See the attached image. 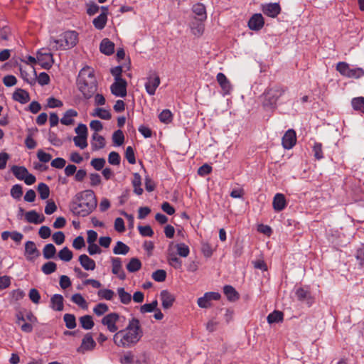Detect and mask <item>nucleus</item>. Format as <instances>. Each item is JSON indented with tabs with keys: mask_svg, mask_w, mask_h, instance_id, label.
<instances>
[{
	"mask_svg": "<svg viewBox=\"0 0 364 364\" xmlns=\"http://www.w3.org/2000/svg\"><path fill=\"white\" fill-rule=\"evenodd\" d=\"M144 332L139 320L136 317L129 319L124 328L113 336V343L118 348H129L136 346L143 337Z\"/></svg>",
	"mask_w": 364,
	"mask_h": 364,
	"instance_id": "nucleus-1",
	"label": "nucleus"
},
{
	"mask_svg": "<svg viewBox=\"0 0 364 364\" xmlns=\"http://www.w3.org/2000/svg\"><path fill=\"white\" fill-rule=\"evenodd\" d=\"M97 200L92 190L87 189L77 193L70 203V212L78 217H86L97 208Z\"/></svg>",
	"mask_w": 364,
	"mask_h": 364,
	"instance_id": "nucleus-2",
	"label": "nucleus"
},
{
	"mask_svg": "<svg viewBox=\"0 0 364 364\" xmlns=\"http://www.w3.org/2000/svg\"><path fill=\"white\" fill-rule=\"evenodd\" d=\"M77 85L80 92L86 99L90 98L97 91V82L94 69L88 65L84 66L79 72Z\"/></svg>",
	"mask_w": 364,
	"mask_h": 364,
	"instance_id": "nucleus-3",
	"label": "nucleus"
},
{
	"mask_svg": "<svg viewBox=\"0 0 364 364\" xmlns=\"http://www.w3.org/2000/svg\"><path fill=\"white\" fill-rule=\"evenodd\" d=\"M59 39L50 38L49 46L53 50H68L75 47L78 43V33L75 31H67L60 36Z\"/></svg>",
	"mask_w": 364,
	"mask_h": 364,
	"instance_id": "nucleus-4",
	"label": "nucleus"
},
{
	"mask_svg": "<svg viewBox=\"0 0 364 364\" xmlns=\"http://www.w3.org/2000/svg\"><path fill=\"white\" fill-rule=\"evenodd\" d=\"M287 91V88L275 85L268 87L263 93V106L264 107L276 108L277 102Z\"/></svg>",
	"mask_w": 364,
	"mask_h": 364,
	"instance_id": "nucleus-5",
	"label": "nucleus"
},
{
	"mask_svg": "<svg viewBox=\"0 0 364 364\" xmlns=\"http://www.w3.org/2000/svg\"><path fill=\"white\" fill-rule=\"evenodd\" d=\"M125 321V316L112 312L105 315L102 318L101 322L102 325L107 327L109 332L115 333L119 331V327L123 326Z\"/></svg>",
	"mask_w": 364,
	"mask_h": 364,
	"instance_id": "nucleus-6",
	"label": "nucleus"
},
{
	"mask_svg": "<svg viewBox=\"0 0 364 364\" xmlns=\"http://www.w3.org/2000/svg\"><path fill=\"white\" fill-rule=\"evenodd\" d=\"M336 70L343 76L348 78L358 79L364 75V70L361 68H350L346 62H339L336 65Z\"/></svg>",
	"mask_w": 364,
	"mask_h": 364,
	"instance_id": "nucleus-7",
	"label": "nucleus"
},
{
	"mask_svg": "<svg viewBox=\"0 0 364 364\" xmlns=\"http://www.w3.org/2000/svg\"><path fill=\"white\" fill-rule=\"evenodd\" d=\"M11 171L18 180L24 181L26 185H32L36 182V177L30 173L24 166H13Z\"/></svg>",
	"mask_w": 364,
	"mask_h": 364,
	"instance_id": "nucleus-8",
	"label": "nucleus"
},
{
	"mask_svg": "<svg viewBox=\"0 0 364 364\" xmlns=\"http://www.w3.org/2000/svg\"><path fill=\"white\" fill-rule=\"evenodd\" d=\"M161 83L159 75L155 71H150L146 78L145 89L149 95H154Z\"/></svg>",
	"mask_w": 364,
	"mask_h": 364,
	"instance_id": "nucleus-9",
	"label": "nucleus"
},
{
	"mask_svg": "<svg viewBox=\"0 0 364 364\" xmlns=\"http://www.w3.org/2000/svg\"><path fill=\"white\" fill-rule=\"evenodd\" d=\"M174 243L171 242L167 248L166 259L168 264L176 269H181L182 261L177 257L174 252Z\"/></svg>",
	"mask_w": 364,
	"mask_h": 364,
	"instance_id": "nucleus-10",
	"label": "nucleus"
},
{
	"mask_svg": "<svg viewBox=\"0 0 364 364\" xmlns=\"http://www.w3.org/2000/svg\"><path fill=\"white\" fill-rule=\"evenodd\" d=\"M127 83L125 80H114L110 87L112 95L116 97H124L127 95Z\"/></svg>",
	"mask_w": 364,
	"mask_h": 364,
	"instance_id": "nucleus-11",
	"label": "nucleus"
},
{
	"mask_svg": "<svg viewBox=\"0 0 364 364\" xmlns=\"http://www.w3.org/2000/svg\"><path fill=\"white\" fill-rule=\"evenodd\" d=\"M43 49L37 52V60L40 65L44 69H49L52 67L54 60L50 53H43Z\"/></svg>",
	"mask_w": 364,
	"mask_h": 364,
	"instance_id": "nucleus-12",
	"label": "nucleus"
},
{
	"mask_svg": "<svg viewBox=\"0 0 364 364\" xmlns=\"http://www.w3.org/2000/svg\"><path fill=\"white\" fill-rule=\"evenodd\" d=\"M296 132L292 129H288L282 139V146L285 149H291L296 144Z\"/></svg>",
	"mask_w": 364,
	"mask_h": 364,
	"instance_id": "nucleus-13",
	"label": "nucleus"
},
{
	"mask_svg": "<svg viewBox=\"0 0 364 364\" xmlns=\"http://www.w3.org/2000/svg\"><path fill=\"white\" fill-rule=\"evenodd\" d=\"M262 11L269 17L275 18L281 12V7L279 3H267L262 4Z\"/></svg>",
	"mask_w": 364,
	"mask_h": 364,
	"instance_id": "nucleus-14",
	"label": "nucleus"
},
{
	"mask_svg": "<svg viewBox=\"0 0 364 364\" xmlns=\"http://www.w3.org/2000/svg\"><path fill=\"white\" fill-rule=\"evenodd\" d=\"M40 252L33 241H27L25 244V257L27 260L33 261L38 257Z\"/></svg>",
	"mask_w": 364,
	"mask_h": 364,
	"instance_id": "nucleus-15",
	"label": "nucleus"
},
{
	"mask_svg": "<svg viewBox=\"0 0 364 364\" xmlns=\"http://www.w3.org/2000/svg\"><path fill=\"white\" fill-rule=\"evenodd\" d=\"M95 346L96 343L92 335L87 333L82 338L81 346L77 348V351L84 353L87 350H91L95 348Z\"/></svg>",
	"mask_w": 364,
	"mask_h": 364,
	"instance_id": "nucleus-16",
	"label": "nucleus"
},
{
	"mask_svg": "<svg viewBox=\"0 0 364 364\" xmlns=\"http://www.w3.org/2000/svg\"><path fill=\"white\" fill-rule=\"evenodd\" d=\"M112 272L117 275L121 280L126 279V274L122 269V261L119 257L112 258Z\"/></svg>",
	"mask_w": 364,
	"mask_h": 364,
	"instance_id": "nucleus-17",
	"label": "nucleus"
},
{
	"mask_svg": "<svg viewBox=\"0 0 364 364\" xmlns=\"http://www.w3.org/2000/svg\"><path fill=\"white\" fill-rule=\"evenodd\" d=\"M264 24V18L261 14H254L248 21V26L252 31L260 30Z\"/></svg>",
	"mask_w": 364,
	"mask_h": 364,
	"instance_id": "nucleus-18",
	"label": "nucleus"
},
{
	"mask_svg": "<svg viewBox=\"0 0 364 364\" xmlns=\"http://www.w3.org/2000/svg\"><path fill=\"white\" fill-rule=\"evenodd\" d=\"M160 298L161 301L162 307L164 309H170L175 301L174 296L171 294L168 290H162L160 292Z\"/></svg>",
	"mask_w": 364,
	"mask_h": 364,
	"instance_id": "nucleus-19",
	"label": "nucleus"
},
{
	"mask_svg": "<svg viewBox=\"0 0 364 364\" xmlns=\"http://www.w3.org/2000/svg\"><path fill=\"white\" fill-rule=\"evenodd\" d=\"M217 81L225 95H229L232 90L230 82L223 73H219L216 76Z\"/></svg>",
	"mask_w": 364,
	"mask_h": 364,
	"instance_id": "nucleus-20",
	"label": "nucleus"
},
{
	"mask_svg": "<svg viewBox=\"0 0 364 364\" xmlns=\"http://www.w3.org/2000/svg\"><path fill=\"white\" fill-rule=\"evenodd\" d=\"M192 11L196 16L195 18L200 21H204L207 18L205 6L201 3L195 4L192 6Z\"/></svg>",
	"mask_w": 364,
	"mask_h": 364,
	"instance_id": "nucleus-21",
	"label": "nucleus"
},
{
	"mask_svg": "<svg viewBox=\"0 0 364 364\" xmlns=\"http://www.w3.org/2000/svg\"><path fill=\"white\" fill-rule=\"evenodd\" d=\"M25 220L30 223L40 224L44 222L43 215L38 214L36 210H30L25 213Z\"/></svg>",
	"mask_w": 364,
	"mask_h": 364,
	"instance_id": "nucleus-22",
	"label": "nucleus"
},
{
	"mask_svg": "<svg viewBox=\"0 0 364 364\" xmlns=\"http://www.w3.org/2000/svg\"><path fill=\"white\" fill-rule=\"evenodd\" d=\"M273 208L275 211H282L287 205L286 198L284 194L277 193L272 202Z\"/></svg>",
	"mask_w": 364,
	"mask_h": 364,
	"instance_id": "nucleus-23",
	"label": "nucleus"
},
{
	"mask_svg": "<svg viewBox=\"0 0 364 364\" xmlns=\"http://www.w3.org/2000/svg\"><path fill=\"white\" fill-rule=\"evenodd\" d=\"M90 144L92 149L93 151H97L103 149L105 146V139L102 136L98 134L97 133H94L92 136Z\"/></svg>",
	"mask_w": 364,
	"mask_h": 364,
	"instance_id": "nucleus-24",
	"label": "nucleus"
},
{
	"mask_svg": "<svg viewBox=\"0 0 364 364\" xmlns=\"http://www.w3.org/2000/svg\"><path fill=\"white\" fill-rule=\"evenodd\" d=\"M100 50L105 55H110L114 51V43L108 38H104L100 43Z\"/></svg>",
	"mask_w": 364,
	"mask_h": 364,
	"instance_id": "nucleus-25",
	"label": "nucleus"
},
{
	"mask_svg": "<svg viewBox=\"0 0 364 364\" xmlns=\"http://www.w3.org/2000/svg\"><path fill=\"white\" fill-rule=\"evenodd\" d=\"M14 100L18 102L21 104H26L30 100L29 94L28 92L23 89H17L13 93Z\"/></svg>",
	"mask_w": 364,
	"mask_h": 364,
	"instance_id": "nucleus-26",
	"label": "nucleus"
},
{
	"mask_svg": "<svg viewBox=\"0 0 364 364\" xmlns=\"http://www.w3.org/2000/svg\"><path fill=\"white\" fill-rule=\"evenodd\" d=\"M190 28L191 31V33L196 36L200 37L203 35L204 32V24L203 21H200L198 19H196V21H192L190 25Z\"/></svg>",
	"mask_w": 364,
	"mask_h": 364,
	"instance_id": "nucleus-27",
	"label": "nucleus"
},
{
	"mask_svg": "<svg viewBox=\"0 0 364 364\" xmlns=\"http://www.w3.org/2000/svg\"><path fill=\"white\" fill-rule=\"evenodd\" d=\"M79 262L81 266L85 270H94L95 269L96 264L95 262L90 258L87 255H81L79 257Z\"/></svg>",
	"mask_w": 364,
	"mask_h": 364,
	"instance_id": "nucleus-28",
	"label": "nucleus"
},
{
	"mask_svg": "<svg viewBox=\"0 0 364 364\" xmlns=\"http://www.w3.org/2000/svg\"><path fill=\"white\" fill-rule=\"evenodd\" d=\"M63 297L61 294H54L50 299V307L54 311H61L63 310Z\"/></svg>",
	"mask_w": 364,
	"mask_h": 364,
	"instance_id": "nucleus-29",
	"label": "nucleus"
},
{
	"mask_svg": "<svg viewBox=\"0 0 364 364\" xmlns=\"http://www.w3.org/2000/svg\"><path fill=\"white\" fill-rule=\"evenodd\" d=\"M77 116V112L73 109H70L64 113L60 119V122L64 125H71L74 123V117Z\"/></svg>",
	"mask_w": 364,
	"mask_h": 364,
	"instance_id": "nucleus-30",
	"label": "nucleus"
},
{
	"mask_svg": "<svg viewBox=\"0 0 364 364\" xmlns=\"http://www.w3.org/2000/svg\"><path fill=\"white\" fill-rule=\"evenodd\" d=\"M107 22V17H106V14H100L93 19L92 24L96 29L102 30L105 27Z\"/></svg>",
	"mask_w": 364,
	"mask_h": 364,
	"instance_id": "nucleus-31",
	"label": "nucleus"
},
{
	"mask_svg": "<svg viewBox=\"0 0 364 364\" xmlns=\"http://www.w3.org/2000/svg\"><path fill=\"white\" fill-rule=\"evenodd\" d=\"M133 180H132V186L134 188V192L138 195L140 196L143 193V189L141 187V178L139 173H134L133 174Z\"/></svg>",
	"mask_w": 364,
	"mask_h": 364,
	"instance_id": "nucleus-32",
	"label": "nucleus"
},
{
	"mask_svg": "<svg viewBox=\"0 0 364 364\" xmlns=\"http://www.w3.org/2000/svg\"><path fill=\"white\" fill-rule=\"evenodd\" d=\"M174 252L176 255H178L182 257H187L190 253L189 247L185 243L174 244Z\"/></svg>",
	"mask_w": 364,
	"mask_h": 364,
	"instance_id": "nucleus-33",
	"label": "nucleus"
},
{
	"mask_svg": "<svg viewBox=\"0 0 364 364\" xmlns=\"http://www.w3.org/2000/svg\"><path fill=\"white\" fill-rule=\"evenodd\" d=\"M117 292L122 304L127 305L131 302L132 295L129 292L126 291L124 288H117Z\"/></svg>",
	"mask_w": 364,
	"mask_h": 364,
	"instance_id": "nucleus-34",
	"label": "nucleus"
},
{
	"mask_svg": "<svg viewBox=\"0 0 364 364\" xmlns=\"http://www.w3.org/2000/svg\"><path fill=\"white\" fill-rule=\"evenodd\" d=\"M296 296L297 299L301 301H307L308 304H311V297L310 292L308 290L304 289V288H298L296 290Z\"/></svg>",
	"mask_w": 364,
	"mask_h": 364,
	"instance_id": "nucleus-35",
	"label": "nucleus"
},
{
	"mask_svg": "<svg viewBox=\"0 0 364 364\" xmlns=\"http://www.w3.org/2000/svg\"><path fill=\"white\" fill-rule=\"evenodd\" d=\"M56 254V248L52 243L47 244L43 249V257L46 259H52Z\"/></svg>",
	"mask_w": 364,
	"mask_h": 364,
	"instance_id": "nucleus-36",
	"label": "nucleus"
},
{
	"mask_svg": "<svg viewBox=\"0 0 364 364\" xmlns=\"http://www.w3.org/2000/svg\"><path fill=\"white\" fill-rule=\"evenodd\" d=\"M126 267L128 272H136L141 269V262L138 258L133 257L129 260Z\"/></svg>",
	"mask_w": 364,
	"mask_h": 364,
	"instance_id": "nucleus-37",
	"label": "nucleus"
},
{
	"mask_svg": "<svg viewBox=\"0 0 364 364\" xmlns=\"http://www.w3.org/2000/svg\"><path fill=\"white\" fill-rule=\"evenodd\" d=\"M223 291L228 299L230 301H235L238 299L239 295L235 288L230 285H226L223 288Z\"/></svg>",
	"mask_w": 364,
	"mask_h": 364,
	"instance_id": "nucleus-38",
	"label": "nucleus"
},
{
	"mask_svg": "<svg viewBox=\"0 0 364 364\" xmlns=\"http://www.w3.org/2000/svg\"><path fill=\"white\" fill-rule=\"evenodd\" d=\"M351 105L354 110L364 114V97H354L351 100Z\"/></svg>",
	"mask_w": 364,
	"mask_h": 364,
	"instance_id": "nucleus-39",
	"label": "nucleus"
},
{
	"mask_svg": "<svg viewBox=\"0 0 364 364\" xmlns=\"http://www.w3.org/2000/svg\"><path fill=\"white\" fill-rule=\"evenodd\" d=\"M92 116L97 117L102 119L105 120L110 119L112 117V114L109 110L100 107L95 109L94 112L92 114Z\"/></svg>",
	"mask_w": 364,
	"mask_h": 364,
	"instance_id": "nucleus-40",
	"label": "nucleus"
},
{
	"mask_svg": "<svg viewBox=\"0 0 364 364\" xmlns=\"http://www.w3.org/2000/svg\"><path fill=\"white\" fill-rule=\"evenodd\" d=\"M79 321L81 326L85 330H90L94 326V321L90 315L81 316Z\"/></svg>",
	"mask_w": 364,
	"mask_h": 364,
	"instance_id": "nucleus-41",
	"label": "nucleus"
},
{
	"mask_svg": "<svg viewBox=\"0 0 364 364\" xmlns=\"http://www.w3.org/2000/svg\"><path fill=\"white\" fill-rule=\"evenodd\" d=\"M71 300L73 303L79 306L83 309H87L88 305L84 297L79 293L75 294L72 296Z\"/></svg>",
	"mask_w": 364,
	"mask_h": 364,
	"instance_id": "nucleus-42",
	"label": "nucleus"
},
{
	"mask_svg": "<svg viewBox=\"0 0 364 364\" xmlns=\"http://www.w3.org/2000/svg\"><path fill=\"white\" fill-rule=\"evenodd\" d=\"M283 313L279 311H274L267 316V320L269 323L282 322L283 321Z\"/></svg>",
	"mask_w": 364,
	"mask_h": 364,
	"instance_id": "nucleus-43",
	"label": "nucleus"
},
{
	"mask_svg": "<svg viewBox=\"0 0 364 364\" xmlns=\"http://www.w3.org/2000/svg\"><path fill=\"white\" fill-rule=\"evenodd\" d=\"M158 301L157 300H154L151 303L144 304L140 306L139 311L141 314H144L146 313L154 312L157 309Z\"/></svg>",
	"mask_w": 364,
	"mask_h": 364,
	"instance_id": "nucleus-44",
	"label": "nucleus"
},
{
	"mask_svg": "<svg viewBox=\"0 0 364 364\" xmlns=\"http://www.w3.org/2000/svg\"><path fill=\"white\" fill-rule=\"evenodd\" d=\"M129 247L121 241H118L116 243V245L113 248V252L115 255H126L129 252Z\"/></svg>",
	"mask_w": 364,
	"mask_h": 364,
	"instance_id": "nucleus-45",
	"label": "nucleus"
},
{
	"mask_svg": "<svg viewBox=\"0 0 364 364\" xmlns=\"http://www.w3.org/2000/svg\"><path fill=\"white\" fill-rule=\"evenodd\" d=\"M38 192L40 195V198L42 200H46L50 196V189L47 184L41 183L38 186Z\"/></svg>",
	"mask_w": 364,
	"mask_h": 364,
	"instance_id": "nucleus-46",
	"label": "nucleus"
},
{
	"mask_svg": "<svg viewBox=\"0 0 364 364\" xmlns=\"http://www.w3.org/2000/svg\"><path fill=\"white\" fill-rule=\"evenodd\" d=\"M73 257L72 251H70L68 247H64L62 250H60L58 252V257L64 261L69 262L72 259Z\"/></svg>",
	"mask_w": 364,
	"mask_h": 364,
	"instance_id": "nucleus-47",
	"label": "nucleus"
},
{
	"mask_svg": "<svg viewBox=\"0 0 364 364\" xmlns=\"http://www.w3.org/2000/svg\"><path fill=\"white\" fill-rule=\"evenodd\" d=\"M73 141L75 146L79 147L80 149H85L87 144V136H75L73 137Z\"/></svg>",
	"mask_w": 364,
	"mask_h": 364,
	"instance_id": "nucleus-48",
	"label": "nucleus"
},
{
	"mask_svg": "<svg viewBox=\"0 0 364 364\" xmlns=\"http://www.w3.org/2000/svg\"><path fill=\"white\" fill-rule=\"evenodd\" d=\"M159 120L164 124H169L173 119V115L169 109H164L159 115Z\"/></svg>",
	"mask_w": 364,
	"mask_h": 364,
	"instance_id": "nucleus-49",
	"label": "nucleus"
},
{
	"mask_svg": "<svg viewBox=\"0 0 364 364\" xmlns=\"http://www.w3.org/2000/svg\"><path fill=\"white\" fill-rule=\"evenodd\" d=\"M112 140L116 146H121L123 144L124 141V136L122 130L118 129L115 131L112 134Z\"/></svg>",
	"mask_w": 364,
	"mask_h": 364,
	"instance_id": "nucleus-50",
	"label": "nucleus"
},
{
	"mask_svg": "<svg viewBox=\"0 0 364 364\" xmlns=\"http://www.w3.org/2000/svg\"><path fill=\"white\" fill-rule=\"evenodd\" d=\"M97 295L102 299L110 301L113 299L114 296V292L109 289H102L98 291Z\"/></svg>",
	"mask_w": 364,
	"mask_h": 364,
	"instance_id": "nucleus-51",
	"label": "nucleus"
},
{
	"mask_svg": "<svg viewBox=\"0 0 364 364\" xmlns=\"http://www.w3.org/2000/svg\"><path fill=\"white\" fill-rule=\"evenodd\" d=\"M65 326L69 329H73L76 326L75 317L73 314H65L63 316Z\"/></svg>",
	"mask_w": 364,
	"mask_h": 364,
	"instance_id": "nucleus-52",
	"label": "nucleus"
},
{
	"mask_svg": "<svg viewBox=\"0 0 364 364\" xmlns=\"http://www.w3.org/2000/svg\"><path fill=\"white\" fill-rule=\"evenodd\" d=\"M56 269L57 265L53 262H48L45 263L41 267V270L45 274H50L55 272Z\"/></svg>",
	"mask_w": 364,
	"mask_h": 364,
	"instance_id": "nucleus-53",
	"label": "nucleus"
},
{
	"mask_svg": "<svg viewBox=\"0 0 364 364\" xmlns=\"http://www.w3.org/2000/svg\"><path fill=\"white\" fill-rule=\"evenodd\" d=\"M109 310L108 306L105 303H100L97 304L94 309L93 312L98 316H100L105 313H107Z\"/></svg>",
	"mask_w": 364,
	"mask_h": 364,
	"instance_id": "nucleus-54",
	"label": "nucleus"
},
{
	"mask_svg": "<svg viewBox=\"0 0 364 364\" xmlns=\"http://www.w3.org/2000/svg\"><path fill=\"white\" fill-rule=\"evenodd\" d=\"M152 278L158 282H162L166 280V272L164 269H158L152 273Z\"/></svg>",
	"mask_w": 364,
	"mask_h": 364,
	"instance_id": "nucleus-55",
	"label": "nucleus"
},
{
	"mask_svg": "<svg viewBox=\"0 0 364 364\" xmlns=\"http://www.w3.org/2000/svg\"><path fill=\"white\" fill-rule=\"evenodd\" d=\"M23 194L22 186L19 184H16L12 186L11 189V196L15 199H20Z\"/></svg>",
	"mask_w": 364,
	"mask_h": 364,
	"instance_id": "nucleus-56",
	"label": "nucleus"
},
{
	"mask_svg": "<svg viewBox=\"0 0 364 364\" xmlns=\"http://www.w3.org/2000/svg\"><path fill=\"white\" fill-rule=\"evenodd\" d=\"M125 157L130 164L136 163L135 154L132 146H127L125 151Z\"/></svg>",
	"mask_w": 364,
	"mask_h": 364,
	"instance_id": "nucleus-57",
	"label": "nucleus"
},
{
	"mask_svg": "<svg viewBox=\"0 0 364 364\" xmlns=\"http://www.w3.org/2000/svg\"><path fill=\"white\" fill-rule=\"evenodd\" d=\"M90 164L95 170L100 171L104 167L105 160L103 158H95L92 159Z\"/></svg>",
	"mask_w": 364,
	"mask_h": 364,
	"instance_id": "nucleus-58",
	"label": "nucleus"
},
{
	"mask_svg": "<svg viewBox=\"0 0 364 364\" xmlns=\"http://www.w3.org/2000/svg\"><path fill=\"white\" fill-rule=\"evenodd\" d=\"M139 232L141 235L144 237H151L154 235V231L150 225H145L138 227Z\"/></svg>",
	"mask_w": 364,
	"mask_h": 364,
	"instance_id": "nucleus-59",
	"label": "nucleus"
},
{
	"mask_svg": "<svg viewBox=\"0 0 364 364\" xmlns=\"http://www.w3.org/2000/svg\"><path fill=\"white\" fill-rule=\"evenodd\" d=\"M37 157L40 161L43 163H47L52 159V156L50 154L45 152L42 149H39L37 151Z\"/></svg>",
	"mask_w": 364,
	"mask_h": 364,
	"instance_id": "nucleus-60",
	"label": "nucleus"
},
{
	"mask_svg": "<svg viewBox=\"0 0 364 364\" xmlns=\"http://www.w3.org/2000/svg\"><path fill=\"white\" fill-rule=\"evenodd\" d=\"M52 239L56 245H62L65 239V234L62 231H58L52 235Z\"/></svg>",
	"mask_w": 364,
	"mask_h": 364,
	"instance_id": "nucleus-61",
	"label": "nucleus"
},
{
	"mask_svg": "<svg viewBox=\"0 0 364 364\" xmlns=\"http://www.w3.org/2000/svg\"><path fill=\"white\" fill-rule=\"evenodd\" d=\"M313 151L315 158L320 160L323 158L322 145L321 143H315L313 146Z\"/></svg>",
	"mask_w": 364,
	"mask_h": 364,
	"instance_id": "nucleus-62",
	"label": "nucleus"
},
{
	"mask_svg": "<svg viewBox=\"0 0 364 364\" xmlns=\"http://www.w3.org/2000/svg\"><path fill=\"white\" fill-rule=\"evenodd\" d=\"M108 162L112 165H119L120 164V156L117 152L112 151L108 156Z\"/></svg>",
	"mask_w": 364,
	"mask_h": 364,
	"instance_id": "nucleus-63",
	"label": "nucleus"
},
{
	"mask_svg": "<svg viewBox=\"0 0 364 364\" xmlns=\"http://www.w3.org/2000/svg\"><path fill=\"white\" fill-rule=\"evenodd\" d=\"M134 361V355L132 352H127L120 358L122 364H132Z\"/></svg>",
	"mask_w": 364,
	"mask_h": 364,
	"instance_id": "nucleus-64",
	"label": "nucleus"
}]
</instances>
